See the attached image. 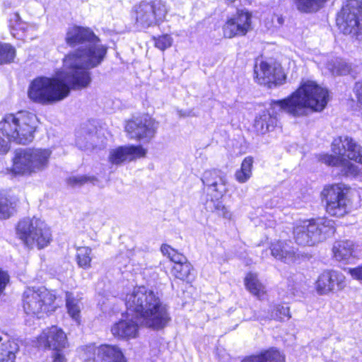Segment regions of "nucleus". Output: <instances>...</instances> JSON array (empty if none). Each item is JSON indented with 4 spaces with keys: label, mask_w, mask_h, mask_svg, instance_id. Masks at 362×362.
<instances>
[{
    "label": "nucleus",
    "mask_w": 362,
    "mask_h": 362,
    "mask_svg": "<svg viewBox=\"0 0 362 362\" xmlns=\"http://www.w3.org/2000/svg\"><path fill=\"white\" fill-rule=\"evenodd\" d=\"M348 189L344 184L326 185L321 192L326 202V211L331 216L341 217L347 212Z\"/></svg>",
    "instance_id": "12"
},
{
    "label": "nucleus",
    "mask_w": 362,
    "mask_h": 362,
    "mask_svg": "<svg viewBox=\"0 0 362 362\" xmlns=\"http://www.w3.org/2000/svg\"><path fill=\"white\" fill-rule=\"evenodd\" d=\"M9 282V275L0 268V296L3 293L5 288Z\"/></svg>",
    "instance_id": "40"
},
{
    "label": "nucleus",
    "mask_w": 362,
    "mask_h": 362,
    "mask_svg": "<svg viewBox=\"0 0 362 362\" xmlns=\"http://www.w3.org/2000/svg\"><path fill=\"white\" fill-rule=\"evenodd\" d=\"M206 209L209 211L215 212L218 216H223L227 219H230L232 216L230 211L223 204L219 199H215V200L211 199L207 201L206 203Z\"/></svg>",
    "instance_id": "29"
},
{
    "label": "nucleus",
    "mask_w": 362,
    "mask_h": 362,
    "mask_svg": "<svg viewBox=\"0 0 362 362\" xmlns=\"http://www.w3.org/2000/svg\"><path fill=\"white\" fill-rule=\"evenodd\" d=\"M333 257L343 264L352 263L355 259L351 250H333Z\"/></svg>",
    "instance_id": "34"
},
{
    "label": "nucleus",
    "mask_w": 362,
    "mask_h": 362,
    "mask_svg": "<svg viewBox=\"0 0 362 362\" xmlns=\"http://www.w3.org/2000/svg\"><path fill=\"white\" fill-rule=\"evenodd\" d=\"M252 30V15L245 10H238L230 18L228 19L223 27L225 37L232 38L244 36Z\"/></svg>",
    "instance_id": "17"
},
{
    "label": "nucleus",
    "mask_w": 362,
    "mask_h": 362,
    "mask_svg": "<svg viewBox=\"0 0 362 362\" xmlns=\"http://www.w3.org/2000/svg\"><path fill=\"white\" fill-rule=\"evenodd\" d=\"M326 65L327 69L333 75H344L350 70V66L341 58L331 59Z\"/></svg>",
    "instance_id": "28"
},
{
    "label": "nucleus",
    "mask_w": 362,
    "mask_h": 362,
    "mask_svg": "<svg viewBox=\"0 0 362 362\" xmlns=\"http://www.w3.org/2000/svg\"><path fill=\"white\" fill-rule=\"evenodd\" d=\"M55 296L44 287H28L22 295V307L27 315L43 317L53 310Z\"/></svg>",
    "instance_id": "9"
},
{
    "label": "nucleus",
    "mask_w": 362,
    "mask_h": 362,
    "mask_svg": "<svg viewBox=\"0 0 362 362\" xmlns=\"http://www.w3.org/2000/svg\"><path fill=\"white\" fill-rule=\"evenodd\" d=\"M169 11V6L163 0L141 1L133 8L136 24L146 28L163 23Z\"/></svg>",
    "instance_id": "10"
},
{
    "label": "nucleus",
    "mask_w": 362,
    "mask_h": 362,
    "mask_svg": "<svg viewBox=\"0 0 362 362\" xmlns=\"http://www.w3.org/2000/svg\"><path fill=\"white\" fill-rule=\"evenodd\" d=\"M354 91L358 102L362 105V81L355 83Z\"/></svg>",
    "instance_id": "44"
},
{
    "label": "nucleus",
    "mask_w": 362,
    "mask_h": 362,
    "mask_svg": "<svg viewBox=\"0 0 362 362\" xmlns=\"http://www.w3.org/2000/svg\"><path fill=\"white\" fill-rule=\"evenodd\" d=\"M332 151L338 156L325 154L321 156L322 163L332 166L341 168V173L346 176H353L358 173V167L349 160L362 164V147L347 136L335 138L332 143Z\"/></svg>",
    "instance_id": "5"
},
{
    "label": "nucleus",
    "mask_w": 362,
    "mask_h": 362,
    "mask_svg": "<svg viewBox=\"0 0 362 362\" xmlns=\"http://www.w3.org/2000/svg\"><path fill=\"white\" fill-rule=\"evenodd\" d=\"M271 255L275 259L288 264L295 262L298 259L294 250H271Z\"/></svg>",
    "instance_id": "32"
},
{
    "label": "nucleus",
    "mask_w": 362,
    "mask_h": 362,
    "mask_svg": "<svg viewBox=\"0 0 362 362\" xmlns=\"http://www.w3.org/2000/svg\"><path fill=\"white\" fill-rule=\"evenodd\" d=\"M336 22L345 35H362V1L347 0L338 12Z\"/></svg>",
    "instance_id": "11"
},
{
    "label": "nucleus",
    "mask_w": 362,
    "mask_h": 362,
    "mask_svg": "<svg viewBox=\"0 0 362 362\" xmlns=\"http://www.w3.org/2000/svg\"><path fill=\"white\" fill-rule=\"evenodd\" d=\"M84 355L85 362H126L122 352L116 346L90 344L84 349Z\"/></svg>",
    "instance_id": "15"
},
{
    "label": "nucleus",
    "mask_w": 362,
    "mask_h": 362,
    "mask_svg": "<svg viewBox=\"0 0 362 362\" xmlns=\"http://www.w3.org/2000/svg\"><path fill=\"white\" fill-rule=\"evenodd\" d=\"M328 90L312 81L301 83L299 88L290 96L273 100L271 103L272 112H262L255 120L254 128L260 134L272 130L277 124L275 109L283 110L298 117L306 116L310 111L320 112L328 102Z\"/></svg>",
    "instance_id": "2"
},
{
    "label": "nucleus",
    "mask_w": 362,
    "mask_h": 362,
    "mask_svg": "<svg viewBox=\"0 0 362 362\" xmlns=\"http://www.w3.org/2000/svg\"><path fill=\"white\" fill-rule=\"evenodd\" d=\"M125 305L128 315H135L141 325L153 329L166 326L170 320L167 307L152 290L137 286L127 293Z\"/></svg>",
    "instance_id": "3"
},
{
    "label": "nucleus",
    "mask_w": 362,
    "mask_h": 362,
    "mask_svg": "<svg viewBox=\"0 0 362 362\" xmlns=\"http://www.w3.org/2000/svg\"><path fill=\"white\" fill-rule=\"evenodd\" d=\"M18 351L16 341L11 340L3 343L0 349V362H15Z\"/></svg>",
    "instance_id": "26"
},
{
    "label": "nucleus",
    "mask_w": 362,
    "mask_h": 362,
    "mask_svg": "<svg viewBox=\"0 0 362 362\" xmlns=\"http://www.w3.org/2000/svg\"><path fill=\"white\" fill-rule=\"evenodd\" d=\"M344 286V275L336 270H325L320 274L315 282V289L320 295L340 291Z\"/></svg>",
    "instance_id": "18"
},
{
    "label": "nucleus",
    "mask_w": 362,
    "mask_h": 362,
    "mask_svg": "<svg viewBox=\"0 0 362 362\" xmlns=\"http://www.w3.org/2000/svg\"><path fill=\"white\" fill-rule=\"evenodd\" d=\"M164 255H168L169 259L176 264L185 263L187 258L177 250H162Z\"/></svg>",
    "instance_id": "38"
},
{
    "label": "nucleus",
    "mask_w": 362,
    "mask_h": 362,
    "mask_svg": "<svg viewBox=\"0 0 362 362\" xmlns=\"http://www.w3.org/2000/svg\"><path fill=\"white\" fill-rule=\"evenodd\" d=\"M158 123L148 115H142L129 121L125 130L131 139L149 142L155 136Z\"/></svg>",
    "instance_id": "14"
},
{
    "label": "nucleus",
    "mask_w": 362,
    "mask_h": 362,
    "mask_svg": "<svg viewBox=\"0 0 362 362\" xmlns=\"http://www.w3.org/2000/svg\"><path fill=\"white\" fill-rule=\"evenodd\" d=\"M272 315L279 320H284L286 318L289 319L291 317L289 308L281 305H277L274 307Z\"/></svg>",
    "instance_id": "36"
},
{
    "label": "nucleus",
    "mask_w": 362,
    "mask_h": 362,
    "mask_svg": "<svg viewBox=\"0 0 362 362\" xmlns=\"http://www.w3.org/2000/svg\"><path fill=\"white\" fill-rule=\"evenodd\" d=\"M52 151L47 148H25L16 151L12 171L16 175H33L48 168Z\"/></svg>",
    "instance_id": "6"
},
{
    "label": "nucleus",
    "mask_w": 362,
    "mask_h": 362,
    "mask_svg": "<svg viewBox=\"0 0 362 362\" xmlns=\"http://www.w3.org/2000/svg\"><path fill=\"white\" fill-rule=\"evenodd\" d=\"M53 362H66V360L64 355L59 352H56L53 356Z\"/></svg>",
    "instance_id": "46"
},
{
    "label": "nucleus",
    "mask_w": 362,
    "mask_h": 362,
    "mask_svg": "<svg viewBox=\"0 0 362 362\" xmlns=\"http://www.w3.org/2000/svg\"><path fill=\"white\" fill-rule=\"evenodd\" d=\"M334 223L325 218L300 221L293 228L296 243L303 247H313L334 233Z\"/></svg>",
    "instance_id": "7"
},
{
    "label": "nucleus",
    "mask_w": 362,
    "mask_h": 362,
    "mask_svg": "<svg viewBox=\"0 0 362 362\" xmlns=\"http://www.w3.org/2000/svg\"><path fill=\"white\" fill-rule=\"evenodd\" d=\"M204 189L215 199L221 198L228 191V180L224 172L218 169L205 170L202 176Z\"/></svg>",
    "instance_id": "16"
},
{
    "label": "nucleus",
    "mask_w": 362,
    "mask_h": 362,
    "mask_svg": "<svg viewBox=\"0 0 362 362\" xmlns=\"http://www.w3.org/2000/svg\"><path fill=\"white\" fill-rule=\"evenodd\" d=\"M16 233L25 246L30 249H43L52 240L47 224L35 216L21 220L16 226Z\"/></svg>",
    "instance_id": "8"
},
{
    "label": "nucleus",
    "mask_w": 362,
    "mask_h": 362,
    "mask_svg": "<svg viewBox=\"0 0 362 362\" xmlns=\"http://www.w3.org/2000/svg\"><path fill=\"white\" fill-rule=\"evenodd\" d=\"M191 269V264L186 260L185 263L175 264L172 269V273L176 278L186 280L190 274Z\"/></svg>",
    "instance_id": "31"
},
{
    "label": "nucleus",
    "mask_w": 362,
    "mask_h": 362,
    "mask_svg": "<svg viewBox=\"0 0 362 362\" xmlns=\"http://www.w3.org/2000/svg\"><path fill=\"white\" fill-rule=\"evenodd\" d=\"M252 163H253L252 158L250 156L246 157L242 162L240 169L243 171L247 172L250 175H252Z\"/></svg>",
    "instance_id": "42"
},
{
    "label": "nucleus",
    "mask_w": 362,
    "mask_h": 362,
    "mask_svg": "<svg viewBox=\"0 0 362 362\" xmlns=\"http://www.w3.org/2000/svg\"><path fill=\"white\" fill-rule=\"evenodd\" d=\"M66 306L69 316L77 323H79L82 303L78 298H75L72 293L66 294Z\"/></svg>",
    "instance_id": "27"
},
{
    "label": "nucleus",
    "mask_w": 362,
    "mask_h": 362,
    "mask_svg": "<svg viewBox=\"0 0 362 362\" xmlns=\"http://www.w3.org/2000/svg\"><path fill=\"white\" fill-rule=\"evenodd\" d=\"M167 247H169L168 245H165V244H163L162 245V246L160 247V249L161 250H163V249H167Z\"/></svg>",
    "instance_id": "49"
},
{
    "label": "nucleus",
    "mask_w": 362,
    "mask_h": 362,
    "mask_svg": "<svg viewBox=\"0 0 362 362\" xmlns=\"http://www.w3.org/2000/svg\"><path fill=\"white\" fill-rule=\"evenodd\" d=\"M355 246L353 241L349 240H340L334 245L332 249H353Z\"/></svg>",
    "instance_id": "41"
},
{
    "label": "nucleus",
    "mask_w": 362,
    "mask_h": 362,
    "mask_svg": "<svg viewBox=\"0 0 362 362\" xmlns=\"http://www.w3.org/2000/svg\"><path fill=\"white\" fill-rule=\"evenodd\" d=\"M139 322L136 317L134 320L133 317L131 318L127 317L125 320L114 324L111 332L115 337L119 338L124 339L136 338L139 334Z\"/></svg>",
    "instance_id": "22"
},
{
    "label": "nucleus",
    "mask_w": 362,
    "mask_h": 362,
    "mask_svg": "<svg viewBox=\"0 0 362 362\" xmlns=\"http://www.w3.org/2000/svg\"><path fill=\"white\" fill-rule=\"evenodd\" d=\"M291 291L294 296H300L303 293L300 291L298 290L297 286H292Z\"/></svg>",
    "instance_id": "47"
},
{
    "label": "nucleus",
    "mask_w": 362,
    "mask_h": 362,
    "mask_svg": "<svg viewBox=\"0 0 362 362\" xmlns=\"http://www.w3.org/2000/svg\"><path fill=\"white\" fill-rule=\"evenodd\" d=\"M349 273L354 279L362 281V266L350 269Z\"/></svg>",
    "instance_id": "45"
},
{
    "label": "nucleus",
    "mask_w": 362,
    "mask_h": 362,
    "mask_svg": "<svg viewBox=\"0 0 362 362\" xmlns=\"http://www.w3.org/2000/svg\"><path fill=\"white\" fill-rule=\"evenodd\" d=\"M65 40L76 49L65 56L61 78L38 76L30 82L28 97L35 103L52 105L66 98L71 89L88 87L91 82L89 69L98 66L107 54V47L88 28H69Z\"/></svg>",
    "instance_id": "1"
},
{
    "label": "nucleus",
    "mask_w": 362,
    "mask_h": 362,
    "mask_svg": "<svg viewBox=\"0 0 362 362\" xmlns=\"http://www.w3.org/2000/svg\"><path fill=\"white\" fill-rule=\"evenodd\" d=\"M246 288L257 298L261 299L265 293L264 286L259 281L256 273H248L244 280Z\"/></svg>",
    "instance_id": "25"
},
{
    "label": "nucleus",
    "mask_w": 362,
    "mask_h": 362,
    "mask_svg": "<svg viewBox=\"0 0 362 362\" xmlns=\"http://www.w3.org/2000/svg\"><path fill=\"white\" fill-rule=\"evenodd\" d=\"M90 177L86 175L73 176L69 177V184L73 186H80L90 181Z\"/></svg>",
    "instance_id": "39"
},
{
    "label": "nucleus",
    "mask_w": 362,
    "mask_h": 362,
    "mask_svg": "<svg viewBox=\"0 0 362 362\" xmlns=\"http://www.w3.org/2000/svg\"><path fill=\"white\" fill-rule=\"evenodd\" d=\"M13 211L12 203L6 197L0 195V219L8 218Z\"/></svg>",
    "instance_id": "33"
},
{
    "label": "nucleus",
    "mask_w": 362,
    "mask_h": 362,
    "mask_svg": "<svg viewBox=\"0 0 362 362\" xmlns=\"http://www.w3.org/2000/svg\"><path fill=\"white\" fill-rule=\"evenodd\" d=\"M80 252L77 255V262L79 267L84 269L89 268L90 266L91 250H79Z\"/></svg>",
    "instance_id": "37"
},
{
    "label": "nucleus",
    "mask_w": 362,
    "mask_h": 362,
    "mask_svg": "<svg viewBox=\"0 0 362 362\" xmlns=\"http://www.w3.org/2000/svg\"><path fill=\"white\" fill-rule=\"evenodd\" d=\"M2 340V338L0 337V341Z\"/></svg>",
    "instance_id": "50"
},
{
    "label": "nucleus",
    "mask_w": 362,
    "mask_h": 362,
    "mask_svg": "<svg viewBox=\"0 0 362 362\" xmlns=\"http://www.w3.org/2000/svg\"><path fill=\"white\" fill-rule=\"evenodd\" d=\"M147 150L141 146L127 145L111 149L108 156L109 162L113 165H120L146 156Z\"/></svg>",
    "instance_id": "19"
},
{
    "label": "nucleus",
    "mask_w": 362,
    "mask_h": 362,
    "mask_svg": "<svg viewBox=\"0 0 362 362\" xmlns=\"http://www.w3.org/2000/svg\"><path fill=\"white\" fill-rule=\"evenodd\" d=\"M36 117L34 115L18 112L6 115L0 122V153H6L10 142L28 144L34 139Z\"/></svg>",
    "instance_id": "4"
},
{
    "label": "nucleus",
    "mask_w": 362,
    "mask_h": 362,
    "mask_svg": "<svg viewBox=\"0 0 362 362\" xmlns=\"http://www.w3.org/2000/svg\"><path fill=\"white\" fill-rule=\"evenodd\" d=\"M242 362H285V356L279 350L272 348L258 355L245 358Z\"/></svg>",
    "instance_id": "24"
},
{
    "label": "nucleus",
    "mask_w": 362,
    "mask_h": 362,
    "mask_svg": "<svg viewBox=\"0 0 362 362\" xmlns=\"http://www.w3.org/2000/svg\"><path fill=\"white\" fill-rule=\"evenodd\" d=\"M8 27L11 35L17 39H23L25 37V33L29 27L26 22L22 21L18 13H13L9 15Z\"/></svg>",
    "instance_id": "23"
},
{
    "label": "nucleus",
    "mask_w": 362,
    "mask_h": 362,
    "mask_svg": "<svg viewBox=\"0 0 362 362\" xmlns=\"http://www.w3.org/2000/svg\"><path fill=\"white\" fill-rule=\"evenodd\" d=\"M97 140L96 129L90 124H83L76 132V145L81 150L93 149Z\"/></svg>",
    "instance_id": "21"
},
{
    "label": "nucleus",
    "mask_w": 362,
    "mask_h": 362,
    "mask_svg": "<svg viewBox=\"0 0 362 362\" xmlns=\"http://www.w3.org/2000/svg\"><path fill=\"white\" fill-rule=\"evenodd\" d=\"M40 346L49 349L59 351L67 345L65 332L57 326L45 329L37 338Z\"/></svg>",
    "instance_id": "20"
},
{
    "label": "nucleus",
    "mask_w": 362,
    "mask_h": 362,
    "mask_svg": "<svg viewBox=\"0 0 362 362\" xmlns=\"http://www.w3.org/2000/svg\"><path fill=\"white\" fill-rule=\"evenodd\" d=\"M155 46L159 49L163 51L171 47L173 40L169 35H163L159 37H154Z\"/></svg>",
    "instance_id": "35"
},
{
    "label": "nucleus",
    "mask_w": 362,
    "mask_h": 362,
    "mask_svg": "<svg viewBox=\"0 0 362 362\" xmlns=\"http://www.w3.org/2000/svg\"><path fill=\"white\" fill-rule=\"evenodd\" d=\"M276 21H277V23H279V25H282L284 23V18L282 17L277 16Z\"/></svg>",
    "instance_id": "48"
},
{
    "label": "nucleus",
    "mask_w": 362,
    "mask_h": 362,
    "mask_svg": "<svg viewBox=\"0 0 362 362\" xmlns=\"http://www.w3.org/2000/svg\"><path fill=\"white\" fill-rule=\"evenodd\" d=\"M254 74L256 81L272 88L283 83L285 76L279 65L270 64L257 59L254 66Z\"/></svg>",
    "instance_id": "13"
},
{
    "label": "nucleus",
    "mask_w": 362,
    "mask_h": 362,
    "mask_svg": "<svg viewBox=\"0 0 362 362\" xmlns=\"http://www.w3.org/2000/svg\"><path fill=\"white\" fill-rule=\"evenodd\" d=\"M235 176V179L239 182L243 183V182H247L250 179V177H251V175H250L247 172L243 171L241 169H240L239 170L236 171Z\"/></svg>",
    "instance_id": "43"
},
{
    "label": "nucleus",
    "mask_w": 362,
    "mask_h": 362,
    "mask_svg": "<svg viewBox=\"0 0 362 362\" xmlns=\"http://www.w3.org/2000/svg\"><path fill=\"white\" fill-rule=\"evenodd\" d=\"M15 57L16 49L12 45L0 42V64L12 62Z\"/></svg>",
    "instance_id": "30"
}]
</instances>
